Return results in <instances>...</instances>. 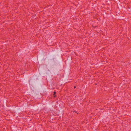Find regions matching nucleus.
Instances as JSON below:
<instances>
[{
	"label": "nucleus",
	"mask_w": 131,
	"mask_h": 131,
	"mask_svg": "<svg viewBox=\"0 0 131 131\" xmlns=\"http://www.w3.org/2000/svg\"><path fill=\"white\" fill-rule=\"evenodd\" d=\"M74 88H75L76 87L75 86H74Z\"/></svg>",
	"instance_id": "obj_2"
},
{
	"label": "nucleus",
	"mask_w": 131,
	"mask_h": 131,
	"mask_svg": "<svg viewBox=\"0 0 131 131\" xmlns=\"http://www.w3.org/2000/svg\"><path fill=\"white\" fill-rule=\"evenodd\" d=\"M56 92H53V94L54 95L55 94H56Z\"/></svg>",
	"instance_id": "obj_1"
}]
</instances>
